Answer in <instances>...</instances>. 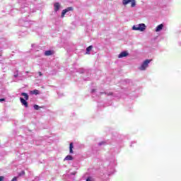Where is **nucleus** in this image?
I'll list each match as a JSON object with an SVG mask.
<instances>
[{
	"instance_id": "f8f14e48",
	"label": "nucleus",
	"mask_w": 181,
	"mask_h": 181,
	"mask_svg": "<svg viewBox=\"0 0 181 181\" xmlns=\"http://www.w3.org/2000/svg\"><path fill=\"white\" fill-rule=\"evenodd\" d=\"M21 95H23V97H24L25 100H29V95H28V93H22Z\"/></svg>"
},
{
	"instance_id": "2eb2a0df",
	"label": "nucleus",
	"mask_w": 181,
	"mask_h": 181,
	"mask_svg": "<svg viewBox=\"0 0 181 181\" xmlns=\"http://www.w3.org/2000/svg\"><path fill=\"white\" fill-rule=\"evenodd\" d=\"M23 175H25V170H23L21 173H19L18 176H23Z\"/></svg>"
},
{
	"instance_id": "423d86ee",
	"label": "nucleus",
	"mask_w": 181,
	"mask_h": 181,
	"mask_svg": "<svg viewBox=\"0 0 181 181\" xmlns=\"http://www.w3.org/2000/svg\"><path fill=\"white\" fill-rule=\"evenodd\" d=\"M20 100H21V104H23V105H25V107L26 108H28V102H27L28 100L21 98Z\"/></svg>"
},
{
	"instance_id": "39448f33",
	"label": "nucleus",
	"mask_w": 181,
	"mask_h": 181,
	"mask_svg": "<svg viewBox=\"0 0 181 181\" xmlns=\"http://www.w3.org/2000/svg\"><path fill=\"white\" fill-rule=\"evenodd\" d=\"M59 9H60V3L57 2L54 4V11L55 12H57V11H59Z\"/></svg>"
},
{
	"instance_id": "4468645a",
	"label": "nucleus",
	"mask_w": 181,
	"mask_h": 181,
	"mask_svg": "<svg viewBox=\"0 0 181 181\" xmlns=\"http://www.w3.org/2000/svg\"><path fill=\"white\" fill-rule=\"evenodd\" d=\"M32 94H35V95H37L38 94H40L39 90H34L32 91Z\"/></svg>"
},
{
	"instance_id": "dca6fc26",
	"label": "nucleus",
	"mask_w": 181,
	"mask_h": 181,
	"mask_svg": "<svg viewBox=\"0 0 181 181\" xmlns=\"http://www.w3.org/2000/svg\"><path fill=\"white\" fill-rule=\"evenodd\" d=\"M39 108H40V107H39V105H34V110H39Z\"/></svg>"
},
{
	"instance_id": "9d476101",
	"label": "nucleus",
	"mask_w": 181,
	"mask_h": 181,
	"mask_svg": "<svg viewBox=\"0 0 181 181\" xmlns=\"http://www.w3.org/2000/svg\"><path fill=\"white\" fill-rule=\"evenodd\" d=\"M93 49V45H90L86 48V54H90V52Z\"/></svg>"
},
{
	"instance_id": "f3484780",
	"label": "nucleus",
	"mask_w": 181,
	"mask_h": 181,
	"mask_svg": "<svg viewBox=\"0 0 181 181\" xmlns=\"http://www.w3.org/2000/svg\"><path fill=\"white\" fill-rule=\"evenodd\" d=\"M4 179H5V177L0 176V181H4Z\"/></svg>"
},
{
	"instance_id": "aec40b11",
	"label": "nucleus",
	"mask_w": 181,
	"mask_h": 181,
	"mask_svg": "<svg viewBox=\"0 0 181 181\" xmlns=\"http://www.w3.org/2000/svg\"><path fill=\"white\" fill-rule=\"evenodd\" d=\"M86 181H91V178L90 177H88L87 179H86Z\"/></svg>"
},
{
	"instance_id": "ddd939ff",
	"label": "nucleus",
	"mask_w": 181,
	"mask_h": 181,
	"mask_svg": "<svg viewBox=\"0 0 181 181\" xmlns=\"http://www.w3.org/2000/svg\"><path fill=\"white\" fill-rule=\"evenodd\" d=\"M64 160H73V156L68 155L65 157Z\"/></svg>"
},
{
	"instance_id": "5701e85b",
	"label": "nucleus",
	"mask_w": 181,
	"mask_h": 181,
	"mask_svg": "<svg viewBox=\"0 0 181 181\" xmlns=\"http://www.w3.org/2000/svg\"><path fill=\"white\" fill-rule=\"evenodd\" d=\"M14 77L15 78L18 77V74L14 75Z\"/></svg>"
},
{
	"instance_id": "0eeeda50",
	"label": "nucleus",
	"mask_w": 181,
	"mask_h": 181,
	"mask_svg": "<svg viewBox=\"0 0 181 181\" xmlns=\"http://www.w3.org/2000/svg\"><path fill=\"white\" fill-rule=\"evenodd\" d=\"M128 56V52L127 51L121 52L119 55L118 57L119 59H122V57H127Z\"/></svg>"
},
{
	"instance_id": "f03ea898",
	"label": "nucleus",
	"mask_w": 181,
	"mask_h": 181,
	"mask_svg": "<svg viewBox=\"0 0 181 181\" xmlns=\"http://www.w3.org/2000/svg\"><path fill=\"white\" fill-rule=\"evenodd\" d=\"M132 29L133 30H140V32H144V30L146 29V25H145L144 23H141L137 26L134 25Z\"/></svg>"
},
{
	"instance_id": "7ed1b4c3",
	"label": "nucleus",
	"mask_w": 181,
	"mask_h": 181,
	"mask_svg": "<svg viewBox=\"0 0 181 181\" xmlns=\"http://www.w3.org/2000/svg\"><path fill=\"white\" fill-rule=\"evenodd\" d=\"M129 3H132V8H135L136 5L135 0H122L123 5H128Z\"/></svg>"
},
{
	"instance_id": "412c9836",
	"label": "nucleus",
	"mask_w": 181,
	"mask_h": 181,
	"mask_svg": "<svg viewBox=\"0 0 181 181\" xmlns=\"http://www.w3.org/2000/svg\"><path fill=\"white\" fill-rule=\"evenodd\" d=\"M2 101H5V98L0 99V103H2Z\"/></svg>"
},
{
	"instance_id": "a211bd4d",
	"label": "nucleus",
	"mask_w": 181,
	"mask_h": 181,
	"mask_svg": "<svg viewBox=\"0 0 181 181\" xmlns=\"http://www.w3.org/2000/svg\"><path fill=\"white\" fill-rule=\"evenodd\" d=\"M16 180H18V178H17L16 177H14L12 179L11 181H16Z\"/></svg>"
},
{
	"instance_id": "f257e3e1",
	"label": "nucleus",
	"mask_w": 181,
	"mask_h": 181,
	"mask_svg": "<svg viewBox=\"0 0 181 181\" xmlns=\"http://www.w3.org/2000/svg\"><path fill=\"white\" fill-rule=\"evenodd\" d=\"M152 62V59H146L141 66L139 67V70L144 71L146 70V68L149 66V64Z\"/></svg>"
},
{
	"instance_id": "20e7f679",
	"label": "nucleus",
	"mask_w": 181,
	"mask_h": 181,
	"mask_svg": "<svg viewBox=\"0 0 181 181\" xmlns=\"http://www.w3.org/2000/svg\"><path fill=\"white\" fill-rule=\"evenodd\" d=\"M69 11H73V7H68L67 8L63 10L61 15L62 18H64V15H66L67 12H69Z\"/></svg>"
},
{
	"instance_id": "9b49d317",
	"label": "nucleus",
	"mask_w": 181,
	"mask_h": 181,
	"mask_svg": "<svg viewBox=\"0 0 181 181\" xmlns=\"http://www.w3.org/2000/svg\"><path fill=\"white\" fill-rule=\"evenodd\" d=\"M73 148H74L73 143H71L69 144V153H74V151H73Z\"/></svg>"
},
{
	"instance_id": "6e6552de",
	"label": "nucleus",
	"mask_w": 181,
	"mask_h": 181,
	"mask_svg": "<svg viewBox=\"0 0 181 181\" xmlns=\"http://www.w3.org/2000/svg\"><path fill=\"white\" fill-rule=\"evenodd\" d=\"M54 54V51L53 50H47L45 52V56H52Z\"/></svg>"
},
{
	"instance_id": "1a4fd4ad",
	"label": "nucleus",
	"mask_w": 181,
	"mask_h": 181,
	"mask_svg": "<svg viewBox=\"0 0 181 181\" xmlns=\"http://www.w3.org/2000/svg\"><path fill=\"white\" fill-rule=\"evenodd\" d=\"M163 29V24L158 25L156 28V32H160Z\"/></svg>"
},
{
	"instance_id": "6ab92c4d",
	"label": "nucleus",
	"mask_w": 181,
	"mask_h": 181,
	"mask_svg": "<svg viewBox=\"0 0 181 181\" xmlns=\"http://www.w3.org/2000/svg\"><path fill=\"white\" fill-rule=\"evenodd\" d=\"M38 74H39L40 77H42V76H43V74H42L40 71L38 72Z\"/></svg>"
},
{
	"instance_id": "4be33fe9",
	"label": "nucleus",
	"mask_w": 181,
	"mask_h": 181,
	"mask_svg": "<svg viewBox=\"0 0 181 181\" xmlns=\"http://www.w3.org/2000/svg\"><path fill=\"white\" fill-rule=\"evenodd\" d=\"M107 95H112V93H110Z\"/></svg>"
}]
</instances>
